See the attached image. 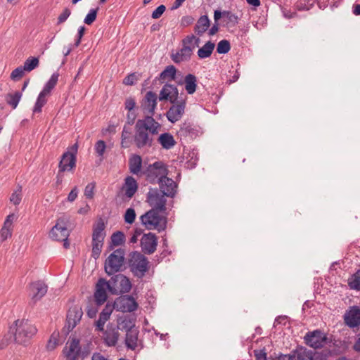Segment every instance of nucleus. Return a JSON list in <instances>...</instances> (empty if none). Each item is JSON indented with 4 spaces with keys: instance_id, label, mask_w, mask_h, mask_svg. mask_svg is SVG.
<instances>
[{
    "instance_id": "nucleus-1",
    "label": "nucleus",
    "mask_w": 360,
    "mask_h": 360,
    "mask_svg": "<svg viewBox=\"0 0 360 360\" xmlns=\"http://www.w3.org/2000/svg\"><path fill=\"white\" fill-rule=\"evenodd\" d=\"M146 195V202L152 208L140 217L141 222L148 230L163 231L167 227V218L160 213L166 211V196L157 188H150Z\"/></svg>"
},
{
    "instance_id": "nucleus-2",
    "label": "nucleus",
    "mask_w": 360,
    "mask_h": 360,
    "mask_svg": "<svg viewBox=\"0 0 360 360\" xmlns=\"http://www.w3.org/2000/svg\"><path fill=\"white\" fill-rule=\"evenodd\" d=\"M125 255L124 248L114 250L104 262V271L108 276L113 275L125 269Z\"/></svg>"
},
{
    "instance_id": "nucleus-3",
    "label": "nucleus",
    "mask_w": 360,
    "mask_h": 360,
    "mask_svg": "<svg viewBox=\"0 0 360 360\" xmlns=\"http://www.w3.org/2000/svg\"><path fill=\"white\" fill-rule=\"evenodd\" d=\"M15 327H11L10 330L14 333V340L16 343L24 345L37 332V328L28 320H16L14 322Z\"/></svg>"
},
{
    "instance_id": "nucleus-4",
    "label": "nucleus",
    "mask_w": 360,
    "mask_h": 360,
    "mask_svg": "<svg viewBox=\"0 0 360 360\" xmlns=\"http://www.w3.org/2000/svg\"><path fill=\"white\" fill-rule=\"evenodd\" d=\"M129 257L128 265L130 271L135 277L142 278L149 269L148 258L138 251H132Z\"/></svg>"
},
{
    "instance_id": "nucleus-5",
    "label": "nucleus",
    "mask_w": 360,
    "mask_h": 360,
    "mask_svg": "<svg viewBox=\"0 0 360 360\" xmlns=\"http://www.w3.org/2000/svg\"><path fill=\"white\" fill-rule=\"evenodd\" d=\"M105 224L103 219L100 218L93 226L92 232V250L91 257L95 259L99 258L106 236Z\"/></svg>"
},
{
    "instance_id": "nucleus-6",
    "label": "nucleus",
    "mask_w": 360,
    "mask_h": 360,
    "mask_svg": "<svg viewBox=\"0 0 360 360\" xmlns=\"http://www.w3.org/2000/svg\"><path fill=\"white\" fill-rule=\"evenodd\" d=\"M146 180L152 184H158L169 174L168 166L162 161H156L150 164L143 172Z\"/></svg>"
},
{
    "instance_id": "nucleus-7",
    "label": "nucleus",
    "mask_w": 360,
    "mask_h": 360,
    "mask_svg": "<svg viewBox=\"0 0 360 360\" xmlns=\"http://www.w3.org/2000/svg\"><path fill=\"white\" fill-rule=\"evenodd\" d=\"M109 282V292L112 295H118L129 292L132 287L129 278L122 274L111 275Z\"/></svg>"
},
{
    "instance_id": "nucleus-8",
    "label": "nucleus",
    "mask_w": 360,
    "mask_h": 360,
    "mask_svg": "<svg viewBox=\"0 0 360 360\" xmlns=\"http://www.w3.org/2000/svg\"><path fill=\"white\" fill-rule=\"evenodd\" d=\"M77 150L78 143H75L62 155L58 163L60 172H72L76 167Z\"/></svg>"
},
{
    "instance_id": "nucleus-9",
    "label": "nucleus",
    "mask_w": 360,
    "mask_h": 360,
    "mask_svg": "<svg viewBox=\"0 0 360 360\" xmlns=\"http://www.w3.org/2000/svg\"><path fill=\"white\" fill-rule=\"evenodd\" d=\"M187 96L183 94H180V100L171 103L172 105L166 112V117L169 122L174 124L180 120L185 113Z\"/></svg>"
},
{
    "instance_id": "nucleus-10",
    "label": "nucleus",
    "mask_w": 360,
    "mask_h": 360,
    "mask_svg": "<svg viewBox=\"0 0 360 360\" xmlns=\"http://www.w3.org/2000/svg\"><path fill=\"white\" fill-rule=\"evenodd\" d=\"M70 231L67 229L65 224L61 219H58L56 224L52 227L49 233V237L56 241H63V247L65 249L70 248L68 236Z\"/></svg>"
},
{
    "instance_id": "nucleus-11",
    "label": "nucleus",
    "mask_w": 360,
    "mask_h": 360,
    "mask_svg": "<svg viewBox=\"0 0 360 360\" xmlns=\"http://www.w3.org/2000/svg\"><path fill=\"white\" fill-rule=\"evenodd\" d=\"M141 120H138L136 123L134 143L138 148H150L153 146V139L141 127Z\"/></svg>"
},
{
    "instance_id": "nucleus-12",
    "label": "nucleus",
    "mask_w": 360,
    "mask_h": 360,
    "mask_svg": "<svg viewBox=\"0 0 360 360\" xmlns=\"http://www.w3.org/2000/svg\"><path fill=\"white\" fill-rule=\"evenodd\" d=\"M138 307V303L131 295H120L113 302V308L122 312L134 311Z\"/></svg>"
},
{
    "instance_id": "nucleus-13",
    "label": "nucleus",
    "mask_w": 360,
    "mask_h": 360,
    "mask_svg": "<svg viewBox=\"0 0 360 360\" xmlns=\"http://www.w3.org/2000/svg\"><path fill=\"white\" fill-rule=\"evenodd\" d=\"M304 341L307 345L314 349H319L326 343L327 336L319 329L307 333L304 336Z\"/></svg>"
},
{
    "instance_id": "nucleus-14",
    "label": "nucleus",
    "mask_w": 360,
    "mask_h": 360,
    "mask_svg": "<svg viewBox=\"0 0 360 360\" xmlns=\"http://www.w3.org/2000/svg\"><path fill=\"white\" fill-rule=\"evenodd\" d=\"M158 98L160 101H169L170 103L179 101L180 96L176 86L166 82L160 91Z\"/></svg>"
},
{
    "instance_id": "nucleus-15",
    "label": "nucleus",
    "mask_w": 360,
    "mask_h": 360,
    "mask_svg": "<svg viewBox=\"0 0 360 360\" xmlns=\"http://www.w3.org/2000/svg\"><path fill=\"white\" fill-rule=\"evenodd\" d=\"M157 94L152 91H148L142 101H141V108L146 115H151L153 117L155 115V109L157 107Z\"/></svg>"
},
{
    "instance_id": "nucleus-16",
    "label": "nucleus",
    "mask_w": 360,
    "mask_h": 360,
    "mask_svg": "<svg viewBox=\"0 0 360 360\" xmlns=\"http://www.w3.org/2000/svg\"><path fill=\"white\" fill-rule=\"evenodd\" d=\"M83 315L81 307L74 306L68 310L66 317V324L64 328L67 329V333L72 331L77 324L80 321Z\"/></svg>"
},
{
    "instance_id": "nucleus-17",
    "label": "nucleus",
    "mask_w": 360,
    "mask_h": 360,
    "mask_svg": "<svg viewBox=\"0 0 360 360\" xmlns=\"http://www.w3.org/2000/svg\"><path fill=\"white\" fill-rule=\"evenodd\" d=\"M109 282L104 278H100L96 285L94 292L95 302L98 306L103 304L108 298L106 290L109 291Z\"/></svg>"
},
{
    "instance_id": "nucleus-18",
    "label": "nucleus",
    "mask_w": 360,
    "mask_h": 360,
    "mask_svg": "<svg viewBox=\"0 0 360 360\" xmlns=\"http://www.w3.org/2000/svg\"><path fill=\"white\" fill-rule=\"evenodd\" d=\"M158 245V237L153 233L143 234L141 239L142 251L145 254L151 255L156 250Z\"/></svg>"
},
{
    "instance_id": "nucleus-19",
    "label": "nucleus",
    "mask_w": 360,
    "mask_h": 360,
    "mask_svg": "<svg viewBox=\"0 0 360 360\" xmlns=\"http://www.w3.org/2000/svg\"><path fill=\"white\" fill-rule=\"evenodd\" d=\"M160 191L166 197L174 198L176 194L177 184L172 179L166 176L158 183Z\"/></svg>"
},
{
    "instance_id": "nucleus-20",
    "label": "nucleus",
    "mask_w": 360,
    "mask_h": 360,
    "mask_svg": "<svg viewBox=\"0 0 360 360\" xmlns=\"http://www.w3.org/2000/svg\"><path fill=\"white\" fill-rule=\"evenodd\" d=\"M221 18L227 27H234L238 23V17L230 11H221L217 9L214 11V22L219 21Z\"/></svg>"
},
{
    "instance_id": "nucleus-21",
    "label": "nucleus",
    "mask_w": 360,
    "mask_h": 360,
    "mask_svg": "<svg viewBox=\"0 0 360 360\" xmlns=\"http://www.w3.org/2000/svg\"><path fill=\"white\" fill-rule=\"evenodd\" d=\"M47 285L41 281L30 283V290L32 300L35 303L41 300L47 292Z\"/></svg>"
},
{
    "instance_id": "nucleus-22",
    "label": "nucleus",
    "mask_w": 360,
    "mask_h": 360,
    "mask_svg": "<svg viewBox=\"0 0 360 360\" xmlns=\"http://www.w3.org/2000/svg\"><path fill=\"white\" fill-rule=\"evenodd\" d=\"M345 324L350 328H356L360 325V308L353 306L344 315Z\"/></svg>"
},
{
    "instance_id": "nucleus-23",
    "label": "nucleus",
    "mask_w": 360,
    "mask_h": 360,
    "mask_svg": "<svg viewBox=\"0 0 360 360\" xmlns=\"http://www.w3.org/2000/svg\"><path fill=\"white\" fill-rule=\"evenodd\" d=\"M119 336L120 334L115 326L112 323H108L106 330L103 332V340L105 345L109 347L115 346Z\"/></svg>"
},
{
    "instance_id": "nucleus-24",
    "label": "nucleus",
    "mask_w": 360,
    "mask_h": 360,
    "mask_svg": "<svg viewBox=\"0 0 360 360\" xmlns=\"http://www.w3.org/2000/svg\"><path fill=\"white\" fill-rule=\"evenodd\" d=\"M194 46H184L175 53L171 54V58L175 63L188 61L192 56Z\"/></svg>"
},
{
    "instance_id": "nucleus-25",
    "label": "nucleus",
    "mask_w": 360,
    "mask_h": 360,
    "mask_svg": "<svg viewBox=\"0 0 360 360\" xmlns=\"http://www.w3.org/2000/svg\"><path fill=\"white\" fill-rule=\"evenodd\" d=\"M183 84L185 85V90L188 94L192 95L196 91L198 79L195 75L189 73L185 76L184 82H178L179 85Z\"/></svg>"
},
{
    "instance_id": "nucleus-26",
    "label": "nucleus",
    "mask_w": 360,
    "mask_h": 360,
    "mask_svg": "<svg viewBox=\"0 0 360 360\" xmlns=\"http://www.w3.org/2000/svg\"><path fill=\"white\" fill-rule=\"evenodd\" d=\"M141 121V127L147 132L148 131L151 134H157L158 133V128L160 127V124L155 120L153 117L146 115Z\"/></svg>"
},
{
    "instance_id": "nucleus-27",
    "label": "nucleus",
    "mask_w": 360,
    "mask_h": 360,
    "mask_svg": "<svg viewBox=\"0 0 360 360\" xmlns=\"http://www.w3.org/2000/svg\"><path fill=\"white\" fill-rule=\"evenodd\" d=\"M123 188L125 189L124 195L128 198H131L134 195L138 189V184L136 179L131 176H127L124 180Z\"/></svg>"
},
{
    "instance_id": "nucleus-28",
    "label": "nucleus",
    "mask_w": 360,
    "mask_h": 360,
    "mask_svg": "<svg viewBox=\"0 0 360 360\" xmlns=\"http://www.w3.org/2000/svg\"><path fill=\"white\" fill-rule=\"evenodd\" d=\"M139 330L136 327L126 333L125 345L128 349L134 350L137 347Z\"/></svg>"
},
{
    "instance_id": "nucleus-29",
    "label": "nucleus",
    "mask_w": 360,
    "mask_h": 360,
    "mask_svg": "<svg viewBox=\"0 0 360 360\" xmlns=\"http://www.w3.org/2000/svg\"><path fill=\"white\" fill-rule=\"evenodd\" d=\"M126 241L124 233L121 231L114 232L110 236V242L108 246V251H112L117 246L124 244Z\"/></svg>"
},
{
    "instance_id": "nucleus-30",
    "label": "nucleus",
    "mask_w": 360,
    "mask_h": 360,
    "mask_svg": "<svg viewBox=\"0 0 360 360\" xmlns=\"http://www.w3.org/2000/svg\"><path fill=\"white\" fill-rule=\"evenodd\" d=\"M80 349L79 340L78 339L73 338L70 343L69 347L68 348L67 346L65 347L63 349V353L68 358L71 359L75 356L76 358L77 357L80 352Z\"/></svg>"
},
{
    "instance_id": "nucleus-31",
    "label": "nucleus",
    "mask_w": 360,
    "mask_h": 360,
    "mask_svg": "<svg viewBox=\"0 0 360 360\" xmlns=\"http://www.w3.org/2000/svg\"><path fill=\"white\" fill-rule=\"evenodd\" d=\"M117 330L126 331V333L132 328H135V324L131 319L128 316H119L117 319V326H115Z\"/></svg>"
},
{
    "instance_id": "nucleus-32",
    "label": "nucleus",
    "mask_w": 360,
    "mask_h": 360,
    "mask_svg": "<svg viewBox=\"0 0 360 360\" xmlns=\"http://www.w3.org/2000/svg\"><path fill=\"white\" fill-rule=\"evenodd\" d=\"M158 141L162 148L166 150L173 148L176 143L174 136L169 132L161 134L158 139Z\"/></svg>"
},
{
    "instance_id": "nucleus-33",
    "label": "nucleus",
    "mask_w": 360,
    "mask_h": 360,
    "mask_svg": "<svg viewBox=\"0 0 360 360\" xmlns=\"http://www.w3.org/2000/svg\"><path fill=\"white\" fill-rule=\"evenodd\" d=\"M179 136L193 139L198 135V130L190 122H184L177 132Z\"/></svg>"
},
{
    "instance_id": "nucleus-34",
    "label": "nucleus",
    "mask_w": 360,
    "mask_h": 360,
    "mask_svg": "<svg viewBox=\"0 0 360 360\" xmlns=\"http://www.w3.org/2000/svg\"><path fill=\"white\" fill-rule=\"evenodd\" d=\"M293 353L297 360H317V358L315 357L316 353L304 347H301L300 349L293 351Z\"/></svg>"
},
{
    "instance_id": "nucleus-35",
    "label": "nucleus",
    "mask_w": 360,
    "mask_h": 360,
    "mask_svg": "<svg viewBox=\"0 0 360 360\" xmlns=\"http://www.w3.org/2000/svg\"><path fill=\"white\" fill-rule=\"evenodd\" d=\"M210 25V20L207 15H202L199 18L194 27L195 32L199 35L202 34L207 30Z\"/></svg>"
},
{
    "instance_id": "nucleus-36",
    "label": "nucleus",
    "mask_w": 360,
    "mask_h": 360,
    "mask_svg": "<svg viewBox=\"0 0 360 360\" xmlns=\"http://www.w3.org/2000/svg\"><path fill=\"white\" fill-rule=\"evenodd\" d=\"M142 167V159L139 155H133L129 160V171L133 174H138Z\"/></svg>"
},
{
    "instance_id": "nucleus-37",
    "label": "nucleus",
    "mask_w": 360,
    "mask_h": 360,
    "mask_svg": "<svg viewBox=\"0 0 360 360\" xmlns=\"http://www.w3.org/2000/svg\"><path fill=\"white\" fill-rule=\"evenodd\" d=\"M176 72L177 70L174 65H168L160 74L159 77L155 78V80L159 79L163 81H174L176 79Z\"/></svg>"
},
{
    "instance_id": "nucleus-38",
    "label": "nucleus",
    "mask_w": 360,
    "mask_h": 360,
    "mask_svg": "<svg viewBox=\"0 0 360 360\" xmlns=\"http://www.w3.org/2000/svg\"><path fill=\"white\" fill-rule=\"evenodd\" d=\"M214 46V43L208 41L201 48L198 49L197 52L198 56L201 59L210 57L213 52Z\"/></svg>"
},
{
    "instance_id": "nucleus-39",
    "label": "nucleus",
    "mask_w": 360,
    "mask_h": 360,
    "mask_svg": "<svg viewBox=\"0 0 360 360\" xmlns=\"http://www.w3.org/2000/svg\"><path fill=\"white\" fill-rule=\"evenodd\" d=\"M59 77L58 72H54L51 75L50 79L45 84L42 91L41 92L44 93L46 95H49L51 94V91L55 88L57 84L58 80Z\"/></svg>"
},
{
    "instance_id": "nucleus-40",
    "label": "nucleus",
    "mask_w": 360,
    "mask_h": 360,
    "mask_svg": "<svg viewBox=\"0 0 360 360\" xmlns=\"http://www.w3.org/2000/svg\"><path fill=\"white\" fill-rule=\"evenodd\" d=\"M22 93L15 91L14 94H8L6 96V101L13 109H15L21 99Z\"/></svg>"
},
{
    "instance_id": "nucleus-41",
    "label": "nucleus",
    "mask_w": 360,
    "mask_h": 360,
    "mask_svg": "<svg viewBox=\"0 0 360 360\" xmlns=\"http://www.w3.org/2000/svg\"><path fill=\"white\" fill-rule=\"evenodd\" d=\"M39 60L37 57H29L24 62L23 69L27 72H31L39 66Z\"/></svg>"
},
{
    "instance_id": "nucleus-42",
    "label": "nucleus",
    "mask_w": 360,
    "mask_h": 360,
    "mask_svg": "<svg viewBox=\"0 0 360 360\" xmlns=\"http://www.w3.org/2000/svg\"><path fill=\"white\" fill-rule=\"evenodd\" d=\"M47 95L44 94L42 92H40L38 95L37 99L36 101L35 105L33 108L34 113H39L42 110L43 106L46 103L47 100L46 99V96Z\"/></svg>"
},
{
    "instance_id": "nucleus-43",
    "label": "nucleus",
    "mask_w": 360,
    "mask_h": 360,
    "mask_svg": "<svg viewBox=\"0 0 360 360\" xmlns=\"http://www.w3.org/2000/svg\"><path fill=\"white\" fill-rule=\"evenodd\" d=\"M348 285L351 289L360 290V269L349 278Z\"/></svg>"
},
{
    "instance_id": "nucleus-44",
    "label": "nucleus",
    "mask_w": 360,
    "mask_h": 360,
    "mask_svg": "<svg viewBox=\"0 0 360 360\" xmlns=\"http://www.w3.org/2000/svg\"><path fill=\"white\" fill-rule=\"evenodd\" d=\"M231 49L230 42L226 39L221 40L217 46V52L219 54H226Z\"/></svg>"
},
{
    "instance_id": "nucleus-45",
    "label": "nucleus",
    "mask_w": 360,
    "mask_h": 360,
    "mask_svg": "<svg viewBox=\"0 0 360 360\" xmlns=\"http://www.w3.org/2000/svg\"><path fill=\"white\" fill-rule=\"evenodd\" d=\"M99 8H91L84 18V22L86 25H91L96 19Z\"/></svg>"
},
{
    "instance_id": "nucleus-46",
    "label": "nucleus",
    "mask_w": 360,
    "mask_h": 360,
    "mask_svg": "<svg viewBox=\"0 0 360 360\" xmlns=\"http://www.w3.org/2000/svg\"><path fill=\"white\" fill-rule=\"evenodd\" d=\"M136 216V212L134 208L129 207L127 209L124 215V222L126 224H132L135 221Z\"/></svg>"
},
{
    "instance_id": "nucleus-47",
    "label": "nucleus",
    "mask_w": 360,
    "mask_h": 360,
    "mask_svg": "<svg viewBox=\"0 0 360 360\" xmlns=\"http://www.w3.org/2000/svg\"><path fill=\"white\" fill-rule=\"evenodd\" d=\"M25 71L26 70L23 69V66H19L12 71L10 77L13 81L19 80L23 77Z\"/></svg>"
},
{
    "instance_id": "nucleus-48",
    "label": "nucleus",
    "mask_w": 360,
    "mask_h": 360,
    "mask_svg": "<svg viewBox=\"0 0 360 360\" xmlns=\"http://www.w3.org/2000/svg\"><path fill=\"white\" fill-rule=\"evenodd\" d=\"M130 135H131L130 130L127 129L126 126H124L123 130L122 131V135H121V139H122L121 146H122V148H125L129 147V143L127 140H128L129 139Z\"/></svg>"
},
{
    "instance_id": "nucleus-49",
    "label": "nucleus",
    "mask_w": 360,
    "mask_h": 360,
    "mask_svg": "<svg viewBox=\"0 0 360 360\" xmlns=\"http://www.w3.org/2000/svg\"><path fill=\"white\" fill-rule=\"evenodd\" d=\"M95 188H96L95 182L89 183L86 186V187L84 188V195L87 199L91 200V199L94 198Z\"/></svg>"
},
{
    "instance_id": "nucleus-50",
    "label": "nucleus",
    "mask_w": 360,
    "mask_h": 360,
    "mask_svg": "<svg viewBox=\"0 0 360 360\" xmlns=\"http://www.w3.org/2000/svg\"><path fill=\"white\" fill-rule=\"evenodd\" d=\"M113 309V304L111 306L109 303H108L99 314V317L105 321H108L110 319Z\"/></svg>"
},
{
    "instance_id": "nucleus-51",
    "label": "nucleus",
    "mask_w": 360,
    "mask_h": 360,
    "mask_svg": "<svg viewBox=\"0 0 360 360\" xmlns=\"http://www.w3.org/2000/svg\"><path fill=\"white\" fill-rule=\"evenodd\" d=\"M106 148L105 142L103 140H99L95 143L94 149L98 156L103 157Z\"/></svg>"
},
{
    "instance_id": "nucleus-52",
    "label": "nucleus",
    "mask_w": 360,
    "mask_h": 360,
    "mask_svg": "<svg viewBox=\"0 0 360 360\" xmlns=\"http://www.w3.org/2000/svg\"><path fill=\"white\" fill-rule=\"evenodd\" d=\"M58 335H59L58 333H57L56 335L55 333H53L51 335L50 339L46 345V348L48 350L52 351L56 348V345H58Z\"/></svg>"
},
{
    "instance_id": "nucleus-53",
    "label": "nucleus",
    "mask_w": 360,
    "mask_h": 360,
    "mask_svg": "<svg viewBox=\"0 0 360 360\" xmlns=\"http://www.w3.org/2000/svg\"><path fill=\"white\" fill-rule=\"evenodd\" d=\"M138 80V77L136 75L135 72L129 74L127 77L123 79L122 83L125 85L132 86L134 85Z\"/></svg>"
},
{
    "instance_id": "nucleus-54",
    "label": "nucleus",
    "mask_w": 360,
    "mask_h": 360,
    "mask_svg": "<svg viewBox=\"0 0 360 360\" xmlns=\"http://www.w3.org/2000/svg\"><path fill=\"white\" fill-rule=\"evenodd\" d=\"M71 14V11L68 8H65L58 17L57 24H62L67 20Z\"/></svg>"
},
{
    "instance_id": "nucleus-55",
    "label": "nucleus",
    "mask_w": 360,
    "mask_h": 360,
    "mask_svg": "<svg viewBox=\"0 0 360 360\" xmlns=\"http://www.w3.org/2000/svg\"><path fill=\"white\" fill-rule=\"evenodd\" d=\"M165 11V6L163 4L160 5L153 11L151 18L153 19H158L161 17V15L164 13Z\"/></svg>"
},
{
    "instance_id": "nucleus-56",
    "label": "nucleus",
    "mask_w": 360,
    "mask_h": 360,
    "mask_svg": "<svg viewBox=\"0 0 360 360\" xmlns=\"http://www.w3.org/2000/svg\"><path fill=\"white\" fill-rule=\"evenodd\" d=\"M135 106H136V101H135L134 98L129 96L126 98L125 102H124V107H125L126 110H127L128 111H131L134 110Z\"/></svg>"
},
{
    "instance_id": "nucleus-57",
    "label": "nucleus",
    "mask_w": 360,
    "mask_h": 360,
    "mask_svg": "<svg viewBox=\"0 0 360 360\" xmlns=\"http://www.w3.org/2000/svg\"><path fill=\"white\" fill-rule=\"evenodd\" d=\"M307 4V0H299L295 3V6L298 11H307L309 9Z\"/></svg>"
},
{
    "instance_id": "nucleus-58",
    "label": "nucleus",
    "mask_w": 360,
    "mask_h": 360,
    "mask_svg": "<svg viewBox=\"0 0 360 360\" xmlns=\"http://www.w3.org/2000/svg\"><path fill=\"white\" fill-rule=\"evenodd\" d=\"M194 22V18L191 15L183 16L181 19V26L185 27L191 25Z\"/></svg>"
},
{
    "instance_id": "nucleus-59",
    "label": "nucleus",
    "mask_w": 360,
    "mask_h": 360,
    "mask_svg": "<svg viewBox=\"0 0 360 360\" xmlns=\"http://www.w3.org/2000/svg\"><path fill=\"white\" fill-rule=\"evenodd\" d=\"M254 353L257 360H267V354L264 349L255 350Z\"/></svg>"
},
{
    "instance_id": "nucleus-60",
    "label": "nucleus",
    "mask_w": 360,
    "mask_h": 360,
    "mask_svg": "<svg viewBox=\"0 0 360 360\" xmlns=\"http://www.w3.org/2000/svg\"><path fill=\"white\" fill-rule=\"evenodd\" d=\"M78 195V189L77 186H75L69 193L68 195V201L69 202H73L75 200V199L77 198Z\"/></svg>"
},
{
    "instance_id": "nucleus-61",
    "label": "nucleus",
    "mask_w": 360,
    "mask_h": 360,
    "mask_svg": "<svg viewBox=\"0 0 360 360\" xmlns=\"http://www.w3.org/2000/svg\"><path fill=\"white\" fill-rule=\"evenodd\" d=\"M10 201L13 202L15 205H19L21 201L20 193H18L17 192L13 193L11 194V196L10 197Z\"/></svg>"
},
{
    "instance_id": "nucleus-62",
    "label": "nucleus",
    "mask_w": 360,
    "mask_h": 360,
    "mask_svg": "<svg viewBox=\"0 0 360 360\" xmlns=\"http://www.w3.org/2000/svg\"><path fill=\"white\" fill-rule=\"evenodd\" d=\"M0 234L2 240H6L8 238L11 237L12 230L5 228H1L0 231Z\"/></svg>"
},
{
    "instance_id": "nucleus-63",
    "label": "nucleus",
    "mask_w": 360,
    "mask_h": 360,
    "mask_svg": "<svg viewBox=\"0 0 360 360\" xmlns=\"http://www.w3.org/2000/svg\"><path fill=\"white\" fill-rule=\"evenodd\" d=\"M136 118V114L134 111H129L127 115V123L129 125H132L134 123V121Z\"/></svg>"
},
{
    "instance_id": "nucleus-64",
    "label": "nucleus",
    "mask_w": 360,
    "mask_h": 360,
    "mask_svg": "<svg viewBox=\"0 0 360 360\" xmlns=\"http://www.w3.org/2000/svg\"><path fill=\"white\" fill-rule=\"evenodd\" d=\"M107 321L101 319H99L96 321V330L98 332H104V325Z\"/></svg>"
}]
</instances>
